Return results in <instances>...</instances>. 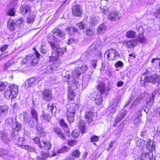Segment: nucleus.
Segmentation results:
<instances>
[{
  "label": "nucleus",
  "mask_w": 160,
  "mask_h": 160,
  "mask_svg": "<svg viewBox=\"0 0 160 160\" xmlns=\"http://www.w3.org/2000/svg\"><path fill=\"white\" fill-rule=\"evenodd\" d=\"M36 81V79L35 78H31L30 79L26 81L25 82V85L28 87H30L32 84L34 83Z\"/></svg>",
  "instance_id": "nucleus-33"
},
{
  "label": "nucleus",
  "mask_w": 160,
  "mask_h": 160,
  "mask_svg": "<svg viewBox=\"0 0 160 160\" xmlns=\"http://www.w3.org/2000/svg\"><path fill=\"white\" fill-rule=\"evenodd\" d=\"M24 141L23 138L18 137L16 143L17 145L19 146L22 148V146H26V145H24L25 143Z\"/></svg>",
  "instance_id": "nucleus-38"
},
{
  "label": "nucleus",
  "mask_w": 160,
  "mask_h": 160,
  "mask_svg": "<svg viewBox=\"0 0 160 160\" xmlns=\"http://www.w3.org/2000/svg\"><path fill=\"white\" fill-rule=\"evenodd\" d=\"M77 25L80 29H83L85 28L86 25L84 22H81L77 23Z\"/></svg>",
  "instance_id": "nucleus-55"
},
{
  "label": "nucleus",
  "mask_w": 160,
  "mask_h": 160,
  "mask_svg": "<svg viewBox=\"0 0 160 160\" xmlns=\"http://www.w3.org/2000/svg\"><path fill=\"white\" fill-rule=\"evenodd\" d=\"M106 30V26L104 24H101L97 29L98 33L99 34H101L104 32Z\"/></svg>",
  "instance_id": "nucleus-30"
},
{
  "label": "nucleus",
  "mask_w": 160,
  "mask_h": 160,
  "mask_svg": "<svg viewBox=\"0 0 160 160\" xmlns=\"http://www.w3.org/2000/svg\"><path fill=\"white\" fill-rule=\"evenodd\" d=\"M40 156H37V158L38 159L41 160H45L48 157L50 156V154L48 152H45L44 151H42L41 152Z\"/></svg>",
  "instance_id": "nucleus-23"
},
{
  "label": "nucleus",
  "mask_w": 160,
  "mask_h": 160,
  "mask_svg": "<svg viewBox=\"0 0 160 160\" xmlns=\"http://www.w3.org/2000/svg\"><path fill=\"white\" fill-rule=\"evenodd\" d=\"M23 116L24 122L29 126L33 127L35 125L38 124V120L36 119V121H35V119L27 117L26 114L24 115Z\"/></svg>",
  "instance_id": "nucleus-7"
},
{
  "label": "nucleus",
  "mask_w": 160,
  "mask_h": 160,
  "mask_svg": "<svg viewBox=\"0 0 160 160\" xmlns=\"http://www.w3.org/2000/svg\"><path fill=\"white\" fill-rule=\"evenodd\" d=\"M160 80L159 77L158 75L155 74L150 76L146 77L144 78V81L142 85L144 86L146 82H150L153 83H155L157 82H158Z\"/></svg>",
  "instance_id": "nucleus-6"
},
{
  "label": "nucleus",
  "mask_w": 160,
  "mask_h": 160,
  "mask_svg": "<svg viewBox=\"0 0 160 160\" xmlns=\"http://www.w3.org/2000/svg\"><path fill=\"white\" fill-rule=\"evenodd\" d=\"M145 144V142L143 140H140L138 141L137 142V146L138 147H143Z\"/></svg>",
  "instance_id": "nucleus-54"
},
{
  "label": "nucleus",
  "mask_w": 160,
  "mask_h": 160,
  "mask_svg": "<svg viewBox=\"0 0 160 160\" xmlns=\"http://www.w3.org/2000/svg\"><path fill=\"white\" fill-rule=\"evenodd\" d=\"M157 91H155L152 94L151 97L148 98L147 99V104L146 107V108H148L152 105L154 102V98L157 93Z\"/></svg>",
  "instance_id": "nucleus-15"
},
{
  "label": "nucleus",
  "mask_w": 160,
  "mask_h": 160,
  "mask_svg": "<svg viewBox=\"0 0 160 160\" xmlns=\"http://www.w3.org/2000/svg\"><path fill=\"white\" fill-rule=\"evenodd\" d=\"M93 113L91 111L87 112L86 113L85 118L89 124L92 123L93 121Z\"/></svg>",
  "instance_id": "nucleus-20"
},
{
  "label": "nucleus",
  "mask_w": 160,
  "mask_h": 160,
  "mask_svg": "<svg viewBox=\"0 0 160 160\" xmlns=\"http://www.w3.org/2000/svg\"><path fill=\"white\" fill-rule=\"evenodd\" d=\"M12 128L13 130H15L17 132H19L22 130V125L16 122L13 125Z\"/></svg>",
  "instance_id": "nucleus-35"
},
{
  "label": "nucleus",
  "mask_w": 160,
  "mask_h": 160,
  "mask_svg": "<svg viewBox=\"0 0 160 160\" xmlns=\"http://www.w3.org/2000/svg\"><path fill=\"white\" fill-rule=\"evenodd\" d=\"M33 140L35 143L38 145L39 148L41 147L42 143L41 142L40 138H39L36 137L33 139Z\"/></svg>",
  "instance_id": "nucleus-51"
},
{
  "label": "nucleus",
  "mask_w": 160,
  "mask_h": 160,
  "mask_svg": "<svg viewBox=\"0 0 160 160\" xmlns=\"http://www.w3.org/2000/svg\"><path fill=\"white\" fill-rule=\"evenodd\" d=\"M127 112L126 110H123L121 111V113L120 116L123 119L126 116Z\"/></svg>",
  "instance_id": "nucleus-64"
},
{
  "label": "nucleus",
  "mask_w": 160,
  "mask_h": 160,
  "mask_svg": "<svg viewBox=\"0 0 160 160\" xmlns=\"http://www.w3.org/2000/svg\"><path fill=\"white\" fill-rule=\"evenodd\" d=\"M94 30L93 28H86V35L89 36H91L94 34Z\"/></svg>",
  "instance_id": "nucleus-41"
},
{
  "label": "nucleus",
  "mask_w": 160,
  "mask_h": 160,
  "mask_svg": "<svg viewBox=\"0 0 160 160\" xmlns=\"http://www.w3.org/2000/svg\"><path fill=\"white\" fill-rule=\"evenodd\" d=\"M119 102L117 99H114L112 101V104L111 106L112 110V112L113 113H115L116 109L119 106Z\"/></svg>",
  "instance_id": "nucleus-22"
},
{
  "label": "nucleus",
  "mask_w": 160,
  "mask_h": 160,
  "mask_svg": "<svg viewBox=\"0 0 160 160\" xmlns=\"http://www.w3.org/2000/svg\"><path fill=\"white\" fill-rule=\"evenodd\" d=\"M80 153L78 150H76L72 152L71 154V157H74L75 158H79Z\"/></svg>",
  "instance_id": "nucleus-45"
},
{
  "label": "nucleus",
  "mask_w": 160,
  "mask_h": 160,
  "mask_svg": "<svg viewBox=\"0 0 160 160\" xmlns=\"http://www.w3.org/2000/svg\"><path fill=\"white\" fill-rule=\"evenodd\" d=\"M140 160H155L152 153H143L141 155Z\"/></svg>",
  "instance_id": "nucleus-14"
},
{
  "label": "nucleus",
  "mask_w": 160,
  "mask_h": 160,
  "mask_svg": "<svg viewBox=\"0 0 160 160\" xmlns=\"http://www.w3.org/2000/svg\"><path fill=\"white\" fill-rule=\"evenodd\" d=\"M136 40L137 41V42L139 41L140 43H143L146 42L147 40L144 37L143 34L140 33L139 35L138 39Z\"/></svg>",
  "instance_id": "nucleus-40"
},
{
  "label": "nucleus",
  "mask_w": 160,
  "mask_h": 160,
  "mask_svg": "<svg viewBox=\"0 0 160 160\" xmlns=\"http://www.w3.org/2000/svg\"><path fill=\"white\" fill-rule=\"evenodd\" d=\"M138 43L137 41L134 40H126L122 42V44L123 46L128 48H133L136 46Z\"/></svg>",
  "instance_id": "nucleus-10"
},
{
  "label": "nucleus",
  "mask_w": 160,
  "mask_h": 160,
  "mask_svg": "<svg viewBox=\"0 0 160 160\" xmlns=\"http://www.w3.org/2000/svg\"><path fill=\"white\" fill-rule=\"evenodd\" d=\"M99 137L96 135H93L90 138V141L91 142H97L98 141Z\"/></svg>",
  "instance_id": "nucleus-50"
},
{
  "label": "nucleus",
  "mask_w": 160,
  "mask_h": 160,
  "mask_svg": "<svg viewBox=\"0 0 160 160\" xmlns=\"http://www.w3.org/2000/svg\"><path fill=\"white\" fill-rule=\"evenodd\" d=\"M33 50L35 51V54H29L26 56L22 60V62L23 64L34 65L38 62L40 55L36 50L35 48H33Z\"/></svg>",
  "instance_id": "nucleus-2"
},
{
  "label": "nucleus",
  "mask_w": 160,
  "mask_h": 160,
  "mask_svg": "<svg viewBox=\"0 0 160 160\" xmlns=\"http://www.w3.org/2000/svg\"><path fill=\"white\" fill-rule=\"evenodd\" d=\"M78 128L82 133H84L85 130V124L84 122L81 121L78 123Z\"/></svg>",
  "instance_id": "nucleus-36"
},
{
  "label": "nucleus",
  "mask_w": 160,
  "mask_h": 160,
  "mask_svg": "<svg viewBox=\"0 0 160 160\" xmlns=\"http://www.w3.org/2000/svg\"><path fill=\"white\" fill-rule=\"evenodd\" d=\"M155 116L157 117H160V108L156 109L155 110Z\"/></svg>",
  "instance_id": "nucleus-61"
},
{
  "label": "nucleus",
  "mask_w": 160,
  "mask_h": 160,
  "mask_svg": "<svg viewBox=\"0 0 160 160\" xmlns=\"http://www.w3.org/2000/svg\"><path fill=\"white\" fill-rule=\"evenodd\" d=\"M75 115H72V114L67 113V120L70 123H72L74 122V117Z\"/></svg>",
  "instance_id": "nucleus-42"
},
{
  "label": "nucleus",
  "mask_w": 160,
  "mask_h": 160,
  "mask_svg": "<svg viewBox=\"0 0 160 160\" xmlns=\"http://www.w3.org/2000/svg\"><path fill=\"white\" fill-rule=\"evenodd\" d=\"M138 116H139L138 115ZM134 122L135 126H138L140 125L141 123V120L138 116V118L136 117L134 121Z\"/></svg>",
  "instance_id": "nucleus-48"
},
{
  "label": "nucleus",
  "mask_w": 160,
  "mask_h": 160,
  "mask_svg": "<svg viewBox=\"0 0 160 160\" xmlns=\"http://www.w3.org/2000/svg\"><path fill=\"white\" fill-rule=\"evenodd\" d=\"M22 148H24L30 152H37L36 151V149L34 147L31 146L30 147L28 145L22 146Z\"/></svg>",
  "instance_id": "nucleus-46"
},
{
  "label": "nucleus",
  "mask_w": 160,
  "mask_h": 160,
  "mask_svg": "<svg viewBox=\"0 0 160 160\" xmlns=\"http://www.w3.org/2000/svg\"><path fill=\"white\" fill-rule=\"evenodd\" d=\"M78 106L75 103L71 104L68 108L67 110V113L72 114V115H75L76 111L78 109Z\"/></svg>",
  "instance_id": "nucleus-16"
},
{
  "label": "nucleus",
  "mask_w": 160,
  "mask_h": 160,
  "mask_svg": "<svg viewBox=\"0 0 160 160\" xmlns=\"http://www.w3.org/2000/svg\"><path fill=\"white\" fill-rule=\"evenodd\" d=\"M124 64L121 61H119L116 62L114 64V66L116 68L119 67H122L123 66Z\"/></svg>",
  "instance_id": "nucleus-56"
},
{
  "label": "nucleus",
  "mask_w": 160,
  "mask_h": 160,
  "mask_svg": "<svg viewBox=\"0 0 160 160\" xmlns=\"http://www.w3.org/2000/svg\"><path fill=\"white\" fill-rule=\"evenodd\" d=\"M46 47L45 46H41L40 48V51L41 52V53L42 54H45L47 53V52H48V54H50V53L51 52H52V51H49L48 50H47L46 49ZM48 57V55H47Z\"/></svg>",
  "instance_id": "nucleus-37"
},
{
  "label": "nucleus",
  "mask_w": 160,
  "mask_h": 160,
  "mask_svg": "<svg viewBox=\"0 0 160 160\" xmlns=\"http://www.w3.org/2000/svg\"><path fill=\"white\" fill-rule=\"evenodd\" d=\"M54 108V104L52 103H49L48 106V110L52 112H53V110Z\"/></svg>",
  "instance_id": "nucleus-52"
},
{
  "label": "nucleus",
  "mask_w": 160,
  "mask_h": 160,
  "mask_svg": "<svg viewBox=\"0 0 160 160\" xmlns=\"http://www.w3.org/2000/svg\"><path fill=\"white\" fill-rule=\"evenodd\" d=\"M17 5V0H14L12 4H11V6H13L14 8H11V17L15 16L16 15L15 12L16 11L15 8Z\"/></svg>",
  "instance_id": "nucleus-28"
},
{
  "label": "nucleus",
  "mask_w": 160,
  "mask_h": 160,
  "mask_svg": "<svg viewBox=\"0 0 160 160\" xmlns=\"http://www.w3.org/2000/svg\"><path fill=\"white\" fill-rule=\"evenodd\" d=\"M72 12L74 16L79 17L82 14V10L80 5H76L73 7Z\"/></svg>",
  "instance_id": "nucleus-12"
},
{
  "label": "nucleus",
  "mask_w": 160,
  "mask_h": 160,
  "mask_svg": "<svg viewBox=\"0 0 160 160\" xmlns=\"http://www.w3.org/2000/svg\"><path fill=\"white\" fill-rule=\"evenodd\" d=\"M31 114L32 118L35 119V121L38 119V114L37 112L34 109H32L31 112Z\"/></svg>",
  "instance_id": "nucleus-43"
},
{
  "label": "nucleus",
  "mask_w": 160,
  "mask_h": 160,
  "mask_svg": "<svg viewBox=\"0 0 160 160\" xmlns=\"http://www.w3.org/2000/svg\"><path fill=\"white\" fill-rule=\"evenodd\" d=\"M67 31H68L69 33L71 35H72L74 34V32L77 31V29L74 27H70L69 28L66 29Z\"/></svg>",
  "instance_id": "nucleus-47"
},
{
  "label": "nucleus",
  "mask_w": 160,
  "mask_h": 160,
  "mask_svg": "<svg viewBox=\"0 0 160 160\" xmlns=\"http://www.w3.org/2000/svg\"><path fill=\"white\" fill-rule=\"evenodd\" d=\"M31 9L29 6H22L20 10V13H22L23 15H25L28 12L30 13Z\"/></svg>",
  "instance_id": "nucleus-26"
},
{
  "label": "nucleus",
  "mask_w": 160,
  "mask_h": 160,
  "mask_svg": "<svg viewBox=\"0 0 160 160\" xmlns=\"http://www.w3.org/2000/svg\"><path fill=\"white\" fill-rule=\"evenodd\" d=\"M43 148L45 149L50 150L51 148V144L50 142L44 139L42 140L41 148Z\"/></svg>",
  "instance_id": "nucleus-21"
},
{
  "label": "nucleus",
  "mask_w": 160,
  "mask_h": 160,
  "mask_svg": "<svg viewBox=\"0 0 160 160\" xmlns=\"http://www.w3.org/2000/svg\"><path fill=\"white\" fill-rule=\"evenodd\" d=\"M52 71L55 70L59 66V64L57 63H54L50 65Z\"/></svg>",
  "instance_id": "nucleus-62"
},
{
  "label": "nucleus",
  "mask_w": 160,
  "mask_h": 160,
  "mask_svg": "<svg viewBox=\"0 0 160 160\" xmlns=\"http://www.w3.org/2000/svg\"><path fill=\"white\" fill-rule=\"evenodd\" d=\"M136 35V32L134 31L130 30L128 31L126 34V37L128 38H132Z\"/></svg>",
  "instance_id": "nucleus-32"
},
{
  "label": "nucleus",
  "mask_w": 160,
  "mask_h": 160,
  "mask_svg": "<svg viewBox=\"0 0 160 160\" xmlns=\"http://www.w3.org/2000/svg\"><path fill=\"white\" fill-rule=\"evenodd\" d=\"M52 33L54 35L59 37H63L65 35V33L58 28H55L52 31Z\"/></svg>",
  "instance_id": "nucleus-19"
},
{
  "label": "nucleus",
  "mask_w": 160,
  "mask_h": 160,
  "mask_svg": "<svg viewBox=\"0 0 160 160\" xmlns=\"http://www.w3.org/2000/svg\"><path fill=\"white\" fill-rule=\"evenodd\" d=\"M24 21L22 18H21L18 20L15 23L14 21L11 19V31H13L16 29L18 27L24 24Z\"/></svg>",
  "instance_id": "nucleus-8"
},
{
  "label": "nucleus",
  "mask_w": 160,
  "mask_h": 160,
  "mask_svg": "<svg viewBox=\"0 0 160 160\" xmlns=\"http://www.w3.org/2000/svg\"><path fill=\"white\" fill-rule=\"evenodd\" d=\"M35 18V15L32 13H29V16L27 18V22L29 23H32L34 21Z\"/></svg>",
  "instance_id": "nucleus-39"
},
{
  "label": "nucleus",
  "mask_w": 160,
  "mask_h": 160,
  "mask_svg": "<svg viewBox=\"0 0 160 160\" xmlns=\"http://www.w3.org/2000/svg\"><path fill=\"white\" fill-rule=\"evenodd\" d=\"M88 69L87 65L84 63H81L78 65V67L76 68L72 72V76L75 78H78L82 73L85 72Z\"/></svg>",
  "instance_id": "nucleus-3"
},
{
  "label": "nucleus",
  "mask_w": 160,
  "mask_h": 160,
  "mask_svg": "<svg viewBox=\"0 0 160 160\" xmlns=\"http://www.w3.org/2000/svg\"><path fill=\"white\" fill-rule=\"evenodd\" d=\"M9 107L7 105L0 106V117L2 118H4L8 112Z\"/></svg>",
  "instance_id": "nucleus-13"
},
{
  "label": "nucleus",
  "mask_w": 160,
  "mask_h": 160,
  "mask_svg": "<svg viewBox=\"0 0 160 160\" xmlns=\"http://www.w3.org/2000/svg\"><path fill=\"white\" fill-rule=\"evenodd\" d=\"M107 59L110 61L116 60L120 57L118 52L115 49L112 48L106 52Z\"/></svg>",
  "instance_id": "nucleus-4"
},
{
  "label": "nucleus",
  "mask_w": 160,
  "mask_h": 160,
  "mask_svg": "<svg viewBox=\"0 0 160 160\" xmlns=\"http://www.w3.org/2000/svg\"><path fill=\"white\" fill-rule=\"evenodd\" d=\"M55 37L52 35L50 37L49 39H48V42L50 43L52 49L55 51L56 53L51 52L50 55L48 54V56L49 58V60L53 61L57 59L58 56L61 55L63 54L65 50V48H60L59 47L50 41V39H54Z\"/></svg>",
  "instance_id": "nucleus-1"
},
{
  "label": "nucleus",
  "mask_w": 160,
  "mask_h": 160,
  "mask_svg": "<svg viewBox=\"0 0 160 160\" xmlns=\"http://www.w3.org/2000/svg\"><path fill=\"white\" fill-rule=\"evenodd\" d=\"M18 92V86L16 85L12 84L11 86V95H12V97L11 99H14L16 98Z\"/></svg>",
  "instance_id": "nucleus-17"
},
{
  "label": "nucleus",
  "mask_w": 160,
  "mask_h": 160,
  "mask_svg": "<svg viewBox=\"0 0 160 160\" xmlns=\"http://www.w3.org/2000/svg\"><path fill=\"white\" fill-rule=\"evenodd\" d=\"M142 99V98L141 97H138L134 101L133 104L135 106L137 105L138 103H140L141 102Z\"/></svg>",
  "instance_id": "nucleus-58"
},
{
  "label": "nucleus",
  "mask_w": 160,
  "mask_h": 160,
  "mask_svg": "<svg viewBox=\"0 0 160 160\" xmlns=\"http://www.w3.org/2000/svg\"><path fill=\"white\" fill-rule=\"evenodd\" d=\"M72 135L73 138H77L79 136V132H78L77 130H75L72 131Z\"/></svg>",
  "instance_id": "nucleus-57"
},
{
  "label": "nucleus",
  "mask_w": 160,
  "mask_h": 160,
  "mask_svg": "<svg viewBox=\"0 0 160 160\" xmlns=\"http://www.w3.org/2000/svg\"><path fill=\"white\" fill-rule=\"evenodd\" d=\"M75 95V93L73 92L72 88L71 87L69 88L68 93V99L71 100H72Z\"/></svg>",
  "instance_id": "nucleus-27"
},
{
  "label": "nucleus",
  "mask_w": 160,
  "mask_h": 160,
  "mask_svg": "<svg viewBox=\"0 0 160 160\" xmlns=\"http://www.w3.org/2000/svg\"><path fill=\"white\" fill-rule=\"evenodd\" d=\"M54 131L58 137L63 140L65 139V137L60 129L58 127L54 128Z\"/></svg>",
  "instance_id": "nucleus-24"
},
{
  "label": "nucleus",
  "mask_w": 160,
  "mask_h": 160,
  "mask_svg": "<svg viewBox=\"0 0 160 160\" xmlns=\"http://www.w3.org/2000/svg\"><path fill=\"white\" fill-rule=\"evenodd\" d=\"M44 72L46 73H52L53 72L50 65L47 66L46 68L44 69Z\"/></svg>",
  "instance_id": "nucleus-53"
},
{
  "label": "nucleus",
  "mask_w": 160,
  "mask_h": 160,
  "mask_svg": "<svg viewBox=\"0 0 160 160\" xmlns=\"http://www.w3.org/2000/svg\"><path fill=\"white\" fill-rule=\"evenodd\" d=\"M70 148L68 146H64L61 148L58 149L57 151V153L59 154L67 152L69 151Z\"/></svg>",
  "instance_id": "nucleus-34"
},
{
  "label": "nucleus",
  "mask_w": 160,
  "mask_h": 160,
  "mask_svg": "<svg viewBox=\"0 0 160 160\" xmlns=\"http://www.w3.org/2000/svg\"><path fill=\"white\" fill-rule=\"evenodd\" d=\"M42 96L44 99L48 101L51 100L52 98L51 91L48 89H46L42 92Z\"/></svg>",
  "instance_id": "nucleus-9"
},
{
  "label": "nucleus",
  "mask_w": 160,
  "mask_h": 160,
  "mask_svg": "<svg viewBox=\"0 0 160 160\" xmlns=\"http://www.w3.org/2000/svg\"><path fill=\"white\" fill-rule=\"evenodd\" d=\"M98 60L97 59H92L91 61V66L94 69H95L97 66Z\"/></svg>",
  "instance_id": "nucleus-49"
},
{
  "label": "nucleus",
  "mask_w": 160,
  "mask_h": 160,
  "mask_svg": "<svg viewBox=\"0 0 160 160\" xmlns=\"http://www.w3.org/2000/svg\"><path fill=\"white\" fill-rule=\"evenodd\" d=\"M98 89L99 90L101 94H107V93L110 90V89L108 87H106L105 85L103 83L100 84L98 86Z\"/></svg>",
  "instance_id": "nucleus-18"
},
{
  "label": "nucleus",
  "mask_w": 160,
  "mask_h": 160,
  "mask_svg": "<svg viewBox=\"0 0 160 160\" xmlns=\"http://www.w3.org/2000/svg\"><path fill=\"white\" fill-rule=\"evenodd\" d=\"M98 22V20L96 17L92 16L89 19V23L90 25L92 26H96Z\"/></svg>",
  "instance_id": "nucleus-25"
},
{
  "label": "nucleus",
  "mask_w": 160,
  "mask_h": 160,
  "mask_svg": "<svg viewBox=\"0 0 160 160\" xmlns=\"http://www.w3.org/2000/svg\"><path fill=\"white\" fill-rule=\"evenodd\" d=\"M59 123L60 125L64 128H67L68 127L67 124L63 119H62L59 121Z\"/></svg>",
  "instance_id": "nucleus-60"
},
{
  "label": "nucleus",
  "mask_w": 160,
  "mask_h": 160,
  "mask_svg": "<svg viewBox=\"0 0 160 160\" xmlns=\"http://www.w3.org/2000/svg\"><path fill=\"white\" fill-rule=\"evenodd\" d=\"M90 97L92 100L97 105H99L102 102V94L98 92H95L91 93Z\"/></svg>",
  "instance_id": "nucleus-5"
},
{
  "label": "nucleus",
  "mask_w": 160,
  "mask_h": 160,
  "mask_svg": "<svg viewBox=\"0 0 160 160\" xmlns=\"http://www.w3.org/2000/svg\"><path fill=\"white\" fill-rule=\"evenodd\" d=\"M41 118L42 121H47L48 122H50V119L49 115L48 114H46L44 112L42 113Z\"/></svg>",
  "instance_id": "nucleus-44"
},
{
  "label": "nucleus",
  "mask_w": 160,
  "mask_h": 160,
  "mask_svg": "<svg viewBox=\"0 0 160 160\" xmlns=\"http://www.w3.org/2000/svg\"><path fill=\"white\" fill-rule=\"evenodd\" d=\"M146 147L149 151H152L155 149V146L153 142H152L151 140H149L147 142Z\"/></svg>",
  "instance_id": "nucleus-29"
},
{
  "label": "nucleus",
  "mask_w": 160,
  "mask_h": 160,
  "mask_svg": "<svg viewBox=\"0 0 160 160\" xmlns=\"http://www.w3.org/2000/svg\"><path fill=\"white\" fill-rule=\"evenodd\" d=\"M154 14L156 17L160 18V8L157 9L156 10Z\"/></svg>",
  "instance_id": "nucleus-59"
},
{
  "label": "nucleus",
  "mask_w": 160,
  "mask_h": 160,
  "mask_svg": "<svg viewBox=\"0 0 160 160\" xmlns=\"http://www.w3.org/2000/svg\"><path fill=\"white\" fill-rule=\"evenodd\" d=\"M101 10L103 14H107L109 13V9H108L106 7L103 8V9H101Z\"/></svg>",
  "instance_id": "nucleus-63"
},
{
  "label": "nucleus",
  "mask_w": 160,
  "mask_h": 160,
  "mask_svg": "<svg viewBox=\"0 0 160 160\" xmlns=\"http://www.w3.org/2000/svg\"><path fill=\"white\" fill-rule=\"evenodd\" d=\"M121 16L118 12L114 11L110 13L108 15V19L112 21H115L117 19L119 18Z\"/></svg>",
  "instance_id": "nucleus-11"
},
{
  "label": "nucleus",
  "mask_w": 160,
  "mask_h": 160,
  "mask_svg": "<svg viewBox=\"0 0 160 160\" xmlns=\"http://www.w3.org/2000/svg\"><path fill=\"white\" fill-rule=\"evenodd\" d=\"M0 138L6 143H8L9 142V140L8 138L7 134L4 132H0Z\"/></svg>",
  "instance_id": "nucleus-31"
}]
</instances>
